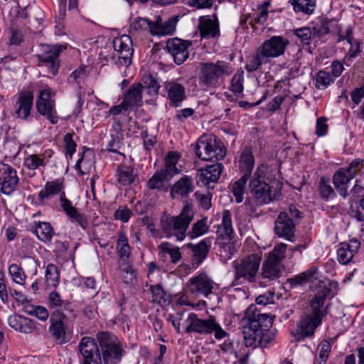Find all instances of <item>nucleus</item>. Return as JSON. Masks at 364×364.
I'll return each instance as SVG.
<instances>
[{
	"label": "nucleus",
	"instance_id": "5",
	"mask_svg": "<svg viewBox=\"0 0 364 364\" xmlns=\"http://www.w3.org/2000/svg\"><path fill=\"white\" fill-rule=\"evenodd\" d=\"M262 255L259 253H252L237 259L232 262L234 269V279L232 283L235 285L243 282L253 283L256 282Z\"/></svg>",
	"mask_w": 364,
	"mask_h": 364
},
{
	"label": "nucleus",
	"instance_id": "43",
	"mask_svg": "<svg viewBox=\"0 0 364 364\" xmlns=\"http://www.w3.org/2000/svg\"><path fill=\"white\" fill-rule=\"evenodd\" d=\"M210 225L208 224V218L204 217L192 225L188 235L191 239H195L208 233Z\"/></svg>",
	"mask_w": 364,
	"mask_h": 364
},
{
	"label": "nucleus",
	"instance_id": "57",
	"mask_svg": "<svg viewBox=\"0 0 364 364\" xmlns=\"http://www.w3.org/2000/svg\"><path fill=\"white\" fill-rule=\"evenodd\" d=\"M9 272L12 279L17 284H23L26 280V276L18 264H12L9 267Z\"/></svg>",
	"mask_w": 364,
	"mask_h": 364
},
{
	"label": "nucleus",
	"instance_id": "29",
	"mask_svg": "<svg viewBox=\"0 0 364 364\" xmlns=\"http://www.w3.org/2000/svg\"><path fill=\"white\" fill-rule=\"evenodd\" d=\"M178 22L177 16H172L166 21L162 22L160 16L157 17L156 21L153 23L151 28L152 36H167L172 35L176 31V26Z\"/></svg>",
	"mask_w": 364,
	"mask_h": 364
},
{
	"label": "nucleus",
	"instance_id": "23",
	"mask_svg": "<svg viewBox=\"0 0 364 364\" xmlns=\"http://www.w3.org/2000/svg\"><path fill=\"white\" fill-rule=\"evenodd\" d=\"M223 171V166L220 163L209 165L205 168H201L197 173L198 183L208 186L210 183L217 182Z\"/></svg>",
	"mask_w": 364,
	"mask_h": 364
},
{
	"label": "nucleus",
	"instance_id": "40",
	"mask_svg": "<svg viewBox=\"0 0 364 364\" xmlns=\"http://www.w3.org/2000/svg\"><path fill=\"white\" fill-rule=\"evenodd\" d=\"M121 277L124 284L134 285L136 282V274L129 261L119 262Z\"/></svg>",
	"mask_w": 364,
	"mask_h": 364
},
{
	"label": "nucleus",
	"instance_id": "8",
	"mask_svg": "<svg viewBox=\"0 0 364 364\" xmlns=\"http://www.w3.org/2000/svg\"><path fill=\"white\" fill-rule=\"evenodd\" d=\"M186 332L188 333H196L200 335H209L214 333L216 339H223L228 336L217 323L215 317L210 316L207 319H201L194 313H191L186 320Z\"/></svg>",
	"mask_w": 364,
	"mask_h": 364
},
{
	"label": "nucleus",
	"instance_id": "11",
	"mask_svg": "<svg viewBox=\"0 0 364 364\" xmlns=\"http://www.w3.org/2000/svg\"><path fill=\"white\" fill-rule=\"evenodd\" d=\"M40 48L41 52L35 55L38 60V65L47 66L49 73L53 75H56L60 67L59 55L66 46L61 44H42Z\"/></svg>",
	"mask_w": 364,
	"mask_h": 364
},
{
	"label": "nucleus",
	"instance_id": "13",
	"mask_svg": "<svg viewBox=\"0 0 364 364\" xmlns=\"http://www.w3.org/2000/svg\"><path fill=\"white\" fill-rule=\"evenodd\" d=\"M70 317L65 312L53 311L50 314L49 331L53 340L60 345L68 343L70 336L66 333L65 321Z\"/></svg>",
	"mask_w": 364,
	"mask_h": 364
},
{
	"label": "nucleus",
	"instance_id": "62",
	"mask_svg": "<svg viewBox=\"0 0 364 364\" xmlns=\"http://www.w3.org/2000/svg\"><path fill=\"white\" fill-rule=\"evenodd\" d=\"M65 142V154L68 158L71 159L76 150V143L73 140V134L67 133L63 139Z\"/></svg>",
	"mask_w": 364,
	"mask_h": 364
},
{
	"label": "nucleus",
	"instance_id": "21",
	"mask_svg": "<svg viewBox=\"0 0 364 364\" xmlns=\"http://www.w3.org/2000/svg\"><path fill=\"white\" fill-rule=\"evenodd\" d=\"M191 43L179 38L169 39L166 43V49L173 56L176 64L183 63L188 57V48Z\"/></svg>",
	"mask_w": 364,
	"mask_h": 364
},
{
	"label": "nucleus",
	"instance_id": "61",
	"mask_svg": "<svg viewBox=\"0 0 364 364\" xmlns=\"http://www.w3.org/2000/svg\"><path fill=\"white\" fill-rule=\"evenodd\" d=\"M69 245L66 241L55 240L52 244L53 252L58 258H63L67 254Z\"/></svg>",
	"mask_w": 364,
	"mask_h": 364
},
{
	"label": "nucleus",
	"instance_id": "47",
	"mask_svg": "<svg viewBox=\"0 0 364 364\" xmlns=\"http://www.w3.org/2000/svg\"><path fill=\"white\" fill-rule=\"evenodd\" d=\"M287 245L284 243H279L274 246L273 250L268 254L267 259L281 264L286 257Z\"/></svg>",
	"mask_w": 364,
	"mask_h": 364
},
{
	"label": "nucleus",
	"instance_id": "52",
	"mask_svg": "<svg viewBox=\"0 0 364 364\" xmlns=\"http://www.w3.org/2000/svg\"><path fill=\"white\" fill-rule=\"evenodd\" d=\"M339 41L346 40L347 43L350 46L348 53L346 54L345 59L351 60L355 58L360 53V45L358 42L355 41L353 43V37L351 35V31H348L346 36H339Z\"/></svg>",
	"mask_w": 364,
	"mask_h": 364
},
{
	"label": "nucleus",
	"instance_id": "1",
	"mask_svg": "<svg viewBox=\"0 0 364 364\" xmlns=\"http://www.w3.org/2000/svg\"><path fill=\"white\" fill-rule=\"evenodd\" d=\"M282 183L266 164L257 166L250 178L248 193L259 204H268L281 195Z\"/></svg>",
	"mask_w": 364,
	"mask_h": 364
},
{
	"label": "nucleus",
	"instance_id": "56",
	"mask_svg": "<svg viewBox=\"0 0 364 364\" xmlns=\"http://www.w3.org/2000/svg\"><path fill=\"white\" fill-rule=\"evenodd\" d=\"M89 149H84L81 157L77 160L75 164V169L78 170L82 175L86 174L91 168L92 162L85 159L87 154H90Z\"/></svg>",
	"mask_w": 364,
	"mask_h": 364
},
{
	"label": "nucleus",
	"instance_id": "24",
	"mask_svg": "<svg viewBox=\"0 0 364 364\" xmlns=\"http://www.w3.org/2000/svg\"><path fill=\"white\" fill-rule=\"evenodd\" d=\"M199 21V31L202 38H214L219 37V25L215 16L213 18L209 16L200 17Z\"/></svg>",
	"mask_w": 364,
	"mask_h": 364
},
{
	"label": "nucleus",
	"instance_id": "64",
	"mask_svg": "<svg viewBox=\"0 0 364 364\" xmlns=\"http://www.w3.org/2000/svg\"><path fill=\"white\" fill-rule=\"evenodd\" d=\"M159 88L160 86L157 81L151 76L144 81V89L150 95H156L159 92Z\"/></svg>",
	"mask_w": 364,
	"mask_h": 364
},
{
	"label": "nucleus",
	"instance_id": "10",
	"mask_svg": "<svg viewBox=\"0 0 364 364\" xmlns=\"http://www.w3.org/2000/svg\"><path fill=\"white\" fill-rule=\"evenodd\" d=\"M55 96V92L48 85H44L39 90L36 102L38 112L53 124L58 122Z\"/></svg>",
	"mask_w": 364,
	"mask_h": 364
},
{
	"label": "nucleus",
	"instance_id": "6",
	"mask_svg": "<svg viewBox=\"0 0 364 364\" xmlns=\"http://www.w3.org/2000/svg\"><path fill=\"white\" fill-rule=\"evenodd\" d=\"M230 63L218 60L215 63H202L200 65L199 83L207 87L215 88L219 86V80L230 75Z\"/></svg>",
	"mask_w": 364,
	"mask_h": 364
},
{
	"label": "nucleus",
	"instance_id": "46",
	"mask_svg": "<svg viewBox=\"0 0 364 364\" xmlns=\"http://www.w3.org/2000/svg\"><path fill=\"white\" fill-rule=\"evenodd\" d=\"M234 232L228 230L226 228L218 225L216 230L215 244L221 248H225L230 243L233 238Z\"/></svg>",
	"mask_w": 364,
	"mask_h": 364
},
{
	"label": "nucleus",
	"instance_id": "37",
	"mask_svg": "<svg viewBox=\"0 0 364 364\" xmlns=\"http://www.w3.org/2000/svg\"><path fill=\"white\" fill-rule=\"evenodd\" d=\"M46 154H48V158H50L52 151L48 150L44 154L28 155L24 160V166L31 170H36L41 166H45L48 162Z\"/></svg>",
	"mask_w": 364,
	"mask_h": 364
},
{
	"label": "nucleus",
	"instance_id": "35",
	"mask_svg": "<svg viewBox=\"0 0 364 364\" xmlns=\"http://www.w3.org/2000/svg\"><path fill=\"white\" fill-rule=\"evenodd\" d=\"M143 88L144 86L140 83L132 85L124 97V105H127L129 108L139 105L142 100Z\"/></svg>",
	"mask_w": 364,
	"mask_h": 364
},
{
	"label": "nucleus",
	"instance_id": "39",
	"mask_svg": "<svg viewBox=\"0 0 364 364\" xmlns=\"http://www.w3.org/2000/svg\"><path fill=\"white\" fill-rule=\"evenodd\" d=\"M180 159V154L176 151H170L165 158V168H161L166 175L171 178L174 175L181 172L176 165Z\"/></svg>",
	"mask_w": 364,
	"mask_h": 364
},
{
	"label": "nucleus",
	"instance_id": "25",
	"mask_svg": "<svg viewBox=\"0 0 364 364\" xmlns=\"http://www.w3.org/2000/svg\"><path fill=\"white\" fill-rule=\"evenodd\" d=\"M48 305L50 309H53L54 311L70 314V316L73 319L76 318L75 311L72 307V304L68 301L63 300L60 294L56 291H53L49 294Z\"/></svg>",
	"mask_w": 364,
	"mask_h": 364
},
{
	"label": "nucleus",
	"instance_id": "34",
	"mask_svg": "<svg viewBox=\"0 0 364 364\" xmlns=\"http://www.w3.org/2000/svg\"><path fill=\"white\" fill-rule=\"evenodd\" d=\"M282 269V264L266 258L262 263L260 275L263 279H267L270 281L274 280L280 277Z\"/></svg>",
	"mask_w": 364,
	"mask_h": 364
},
{
	"label": "nucleus",
	"instance_id": "36",
	"mask_svg": "<svg viewBox=\"0 0 364 364\" xmlns=\"http://www.w3.org/2000/svg\"><path fill=\"white\" fill-rule=\"evenodd\" d=\"M211 240L210 237H206L197 245H191V247L193 252V261L197 265L200 264L207 257L211 246Z\"/></svg>",
	"mask_w": 364,
	"mask_h": 364
},
{
	"label": "nucleus",
	"instance_id": "7",
	"mask_svg": "<svg viewBox=\"0 0 364 364\" xmlns=\"http://www.w3.org/2000/svg\"><path fill=\"white\" fill-rule=\"evenodd\" d=\"M195 151L203 161L223 159L227 153L224 144L215 135L202 136L197 141Z\"/></svg>",
	"mask_w": 364,
	"mask_h": 364
},
{
	"label": "nucleus",
	"instance_id": "4",
	"mask_svg": "<svg viewBox=\"0 0 364 364\" xmlns=\"http://www.w3.org/2000/svg\"><path fill=\"white\" fill-rule=\"evenodd\" d=\"M63 189V183L59 180L47 182L44 188L39 192L38 198L41 201H43L54 195L60 193V201L63 210L72 222L77 223L83 229H85L87 226L85 217L78 212L70 200L65 198V193L62 192Z\"/></svg>",
	"mask_w": 364,
	"mask_h": 364
},
{
	"label": "nucleus",
	"instance_id": "63",
	"mask_svg": "<svg viewBox=\"0 0 364 364\" xmlns=\"http://www.w3.org/2000/svg\"><path fill=\"white\" fill-rule=\"evenodd\" d=\"M8 43L9 46H19L23 41V36L21 30L16 28H11L9 31Z\"/></svg>",
	"mask_w": 364,
	"mask_h": 364
},
{
	"label": "nucleus",
	"instance_id": "45",
	"mask_svg": "<svg viewBox=\"0 0 364 364\" xmlns=\"http://www.w3.org/2000/svg\"><path fill=\"white\" fill-rule=\"evenodd\" d=\"M160 253L168 254L171 257V261L176 264L181 259V252L180 248L175 247L169 242H162L159 245Z\"/></svg>",
	"mask_w": 364,
	"mask_h": 364
},
{
	"label": "nucleus",
	"instance_id": "33",
	"mask_svg": "<svg viewBox=\"0 0 364 364\" xmlns=\"http://www.w3.org/2000/svg\"><path fill=\"white\" fill-rule=\"evenodd\" d=\"M118 238L116 245V250L117 255L119 257V261H129L131 255V247L129 243V240L126 235L125 232L121 230L118 232Z\"/></svg>",
	"mask_w": 364,
	"mask_h": 364
},
{
	"label": "nucleus",
	"instance_id": "12",
	"mask_svg": "<svg viewBox=\"0 0 364 364\" xmlns=\"http://www.w3.org/2000/svg\"><path fill=\"white\" fill-rule=\"evenodd\" d=\"M96 338L102 350L105 362L114 364L122 357V349L116 336L108 332H98Z\"/></svg>",
	"mask_w": 364,
	"mask_h": 364
},
{
	"label": "nucleus",
	"instance_id": "3",
	"mask_svg": "<svg viewBox=\"0 0 364 364\" xmlns=\"http://www.w3.org/2000/svg\"><path fill=\"white\" fill-rule=\"evenodd\" d=\"M194 212L193 205L186 203L177 216H165L161 220L162 232L166 237H176L177 240H183L187 229L193 220Z\"/></svg>",
	"mask_w": 364,
	"mask_h": 364
},
{
	"label": "nucleus",
	"instance_id": "53",
	"mask_svg": "<svg viewBox=\"0 0 364 364\" xmlns=\"http://www.w3.org/2000/svg\"><path fill=\"white\" fill-rule=\"evenodd\" d=\"M153 21L147 18L138 17L135 18L130 25L132 30L136 32H144L149 31L151 34Z\"/></svg>",
	"mask_w": 364,
	"mask_h": 364
},
{
	"label": "nucleus",
	"instance_id": "2",
	"mask_svg": "<svg viewBox=\"0 0 364 364\" xmlns=\"http://www.w3.org/2000/svg\"><path fill=\"white\" fill-rule=\"evenodd\" d=\"M289 41L281 36H274L265 40L257 48L245 65L247 72H253L269 59L282 55L288 46Z\"/></svg>",
	"mask_w": 364,
	"mask_h": 364
},
{
	"label": "nucleus",
	"instance_id": "28",
	"mask_svg": "<svg viewBox=\"0 0 364 364\" xmlns=\"http://www.w3.org/2000/svg\"><path fill=\"white\" fill-rule=\"evenodd\" d=\"M330 293V289L328 287L321 288L314 298L311 299L310 303L311 314L316 316H319L323 319L326 315V308L324 307L325 301L326 296Z\"/></svg>",
	"mask_w": 364,
	"mask_h": 364
},
{
	"label": "nucleus",
	"instance_id": "14",
	"mask_svg": "<svg viewBox=\"0 0 364 364\" xmlns=\"http://www.w3.org/2000/svg\"><path fill=\"white\" fill-rule=\"evenodd\" d=\"M113 48L118 55L117 63L120 65H129L134 52L131 37L128 35L115 37L113 40Z\"/></svg>",
	"mask_w": 364,
	"mask_h": 364
},
{
	"label": "nucleus",
	"instance_id": "18",
	"mask_svg": "<svg viewBox=\"0 0 364 364\" xmlns=\"http://www.w3.org/2000/svg\"><path fill=\"white\" fill-rule=\"evenodd\" d=\"M33 104V92L31 88L23 89L18 95L15 105L16 117L28 119Z\"/></svg>",
	"mask_w": 364,
	"mask_h": 364
},
{
	"label": "nucleus",
	"instance_id": "31",
	"mask_svg": "<svg viewBox=\"0 0 364 364\" xmlns=\"http://www.w3.org/2000/svg\"><path fill=\"white\" fill-rule=\"evenodd\" d=\"M255 166V157L252 150L245 147L242 151L238 160V168L243 176H250Z\"/></svg>",
	"mask_w": 364,
	"mask_h": 364
},
{
	"label": "nucleus",
	"instance_id": "58",
	"mask_svg": "<svg viewBox=\"0 0 364 364\" xmlns=\"http://www.w3.org/2000/svg\"><path fill=\"white\" fill-rule=\"evenodd\" d=\"M88 76V72L86 66H80L75 69L69 76L68 81L70 83L80 84Z\"/></svg>",
	"mask_w": 364,
	"mask_h": 364
},
{
	"label": "nucleus",
	"instance_id": "54",
	"mask_svg": "<svg viewBox=\"0 0 364 364\" xmlns=\"http://www.w3.org/2000/svg\"><path fill=\"white\" fill-rule=\"evenodd\" d=\"M319 193L321 196L326 200L333 198L336 196V192L331 186L329 180L324 177L321 178L319 182Z\"/></svg>",
	"mask_w": 364,
	"mask_h": 364
},
{
	"label": "nucleus",
	"instance_id": "9",
	"mask_svg": "<svg viewBox=\"0 0 364 364\" xmlns=\"http://www.w3.org/2000/svg\"><path fill=\"white\" fill-rule=\"evenodd\" d=\"M364 168V161L354 159L347 167H343L336 171L333 176V183L338 193L346 198L348 193L349 182L355 175Z\"/></svg>",
	"mask_w": 364,
	"mask_h": 364
},
{
	"label": "nucleus",
	"instance_id": "55",
	"mask_svg": "<svg viewBox=\"0 0 364 364\" xmlns=\"http://www.w3.org/2000/svg\"><path fill=\"white\" fill-rule=\"evenodd\" d=\"M314 31L316 32V28L311 29L309 27H303L296 28L292 31L293 33L304 44H309L310 40L313 36Z\"/></svg>",
	"mask_w": 364,
	"mask_h": 364
},
{
	"label": "nucleus",
	"instance_id": "32",
	"mask_svg": "<svg viewBox=\"0 0 364 364\" xmlns=\"http://www.w3.org/2000/svg\"><path fill=\"white\" fill-rule=\"evenodd\" d=\"M8 322L12 328L21 333H28L34 329V326L30 319L18 314L10 316Z\"/></svg>",
	"mask_w": 364,
	"mask_h": 364
},
{
	"label": "nucleus",
	"instance_id": "48",
	"mask_svg": "<svg viewBox=\"0 0 364 364\" xmlns=\"http://www.w3.org/2000/svg\"><path fill=\"white\" fill-rule=\"evenodd\" d=\"M250 177L242 176L232 184V192L237 203H241L243 200V194L245 191L247 181Z\"/></svg>",
	"mask_w": 364,
	"mask_h": 364
},
{
	"label": "nucleus",
	"instance_id": "49",
	"mask_svg": "<svg viewBox=\"0 0 364 364\" xmlns=\"http://www.w3.org/2000/svg\"><path fill=\"white\" fill-rule=\"evenodd\" d=\"M46 282L48 288L56 287L59 283V274L57 267L49 264L46 271Z\"/></svg>",
	"mask_w": 364,
	"mask_h": 364
},
{
	"label": "nucleus",
	"instance_id": "59",
	"mask_svg": "<svg viewBox=\"0 0 364 364\" xmlns=\"http://www.w3.org/2000/svg\"><path fill=\"white\" fill-rule=\"evenodd\" d=\"M194 196L201 208L204 210H209L211 208L212 193L210 192L207 191L206 193H201L200 191H196L194 193Z\"/></svg>",
	"mask_w": 364,
	"mask_h": 364
},
{
	"label": "nucleus",
	"instance_id": "41",
	"mask_svg": "<svg viewBox=\"0 0 364 364\" xmlns=\"http://www.w3.org/2000/svg\"><path fill=\"white\" fill-rule=\"evenodd\" d=\"M289 3L296 13L306 15L313 14L316 6V0H289Z\"/></svg>",
	"mask_w": 364,
	"mask_h": 364
},
{
	"label": "nucleus",
	"instance_id": "42",
	"mask_svg": "<svg viewBox=\"0 0 364 364\" xmlns=\"http://www.w3.org/2000/svg\"><path fill=\"white\" fill-rule=\"evenodd\" d=\"M171 178L166 175V173L163 170H159L156 171L154 175L147 181L146 186L149 189L154 190H162L164 186V182L168 181Z\"/></svg>",
	"mask_w": 364,
	"mask_h": 364
},
{
	"label": "nucleus",
	"instance_id": "50",
	"mask_svg": "<svg viewBox=\"0 0 364 364\" xmlns=\"http://www.w3.org/2000/svg\"><path fill=\"white\" fill-rule=\"evenodd\" d=\"M333 80L331 74L323 70L318 71L314 77V85L317 89L326 88Z\"/></svg>",
	"mask_w": 364,
	"mask_h": 364
},
{
	"label": "nucleus",
	"instance_id": "17",
	"mask_svg": "<svg viewBox=\"0 0 364 364\" xmlns=\"http://www.w3.org/2000/svg\"><path fill=\"white\" fill-rule=\"evenodd\" d=\"M83 360L81 364H92L101 362V355L97 344L91 337H83L78 345Z\"/></svg>",
	"mask_w": 364,
	"mask_h": 364
},
{
	"label": "nucleus",
	"instance_id": "19",
	"mask_svg": "<svg viewBox=\"0 0 364 364\" xmlns=\"http://www.w3.org/2000/svg\"><path fill=\"white\" fill-rule=\"evenodd\" d=\"M274 231L279 237L289 241L294 240L295 225L287 213L282 212L279 214L274 222Z\"/></svg>",
	"mask_w": 364,
	"mask_h": 364
},
{
	"label": "nucleus",
	"instance_id": "44",
	"mask_svg": "<svg viewBox=\"0 0 364 364\" xmlns=\"http://www.w3.org/2000/svg\"><path fill=\"white\" fill-rule=\"evenodd\" d=\"M118 182L122 186H127L134 181V168L131 166L121 164L117 168Z\"/></svg>",
	"mask_w": 364,
	"mask_h": 364
},
{
	"label": "nucleus",
	"instance_id": "22",
	"mask_svg": "<svg viewBox=\"0 0 364 364\" xmlns=\"http://www.w3.org/2000/svg\"><path fill=\"white\" fill-rule=\"evenodd\" d=\"M259 317L258 319L250 320L248 323L243 327V337L246 346L257 347L261 345L262 326L259 323Z\"/></svg>",
	"mask_w": 364,
	"mask_h": 364
},
{
	"label": "nucleus",
	"instance_id": "60",
	"mask_svg": "<svg viewBox=\"0 0 364 364\" xmlns=\"http://www.w3.org/2000/svg\"><path fill=\"white\" fill-rule=\"evenodd\" d=\"M244 73L237 72L232 78L230 90L235 94H240L243 91Z\"/></svg>",
	"mask_w": 364,
	"mask_h": 364
},
{
	"label": "nucleus",
	"instance_id": "26",
	"mask_svg": "<svg viewBox=\"0 0 364 364\" xmlns=\"http://www.w3.org/2000/svg\"><path fill=\"white\" fill-rule=\"evenodd\" d=\"M194 189L193 179L188 176H183L172 186L170 195L172 198H183Z\"/></svg>",
	"mask_w": 364,
	"mask_h": 364
},
{
	"label": "nucleus",
	"instance_id": "38",
	"mask_svg": "<svg viewBox=\"0 0 364 364\" xmlns=\"http://www.w3.org/2000/svg\"><path fill=\"white\" fill-rule=\"evenodd\" d=\"M35 234L38 240L43 242L51 240L55 232L48 222L34 221Z\"/></svg>",
	"mask_w": 364,
	"mask_h": 364
},
{
	"label": "nucleus",
	"instance_id": "16",
	"mask_svg": "<svg viewBox=\"0 0 364 364\" xmlns=\"http://www.w3.org/2000/svg\"><path fill=\"white\" fill-rule=\"evenodd\" d=\"M322 318L312 314H305L297 323L296 328L292 333L295 339L300 341L314 335L316 328L321 324Z\"/></svg>",
	"mask_w": 364,
	"mask_h": 364
},
{
	"label": "nucleus",
	"instance_id": "15",
	"mask_svg": "<svg viewBox=\"0 0 364 364\" xmlns=\"http://www.w3.org/2000/svg\"><path fill=\"white\" fill-rule=\"evenodd\" d=\"M215 284L207 274L200 273L187 282L186 289L191 294H201L207 297L213 293Z\"/></svg>",
	"mask_w": 364,
	"mask_h": 364
},
{
	"label": "nucleus",
	"instance_id": "27",
	"mask_svg": "<svg viewBox=\"0 0 364 364\" xmlns=\"http://www.w3.org/2000/svg\"><path fill=\"white\" fill-rule=\"evenodd\" d=\"M360 243L358 240H350L348 242H342L337 251L338 260L341 264L350 262L358 252Z\"/></svg>",
	"mask_w": 364,
	"mask_h": 364
},
{
	"label": "nucleus",
	"instance_id": "20",
	"mask_svg": "<svg viewBox=\"0 0 364 364\" xmlns=\"http://www.w3.org/2000/svg\"><path fill=\"white\" fill-rule=\"evenodd\" d=\"M18 182L16 171L11 166L0 161V188L3 193L10 194Z\"/></svg>",
	"mask_w": 364,
	"mask_h": 364
},
{
	"label": "nucleus",
	"instance_id": "51",
	"mask_svg": "<svg viewBox=\"0 0 364 364\" xmlns=\"http://www.w3.org/2000/svg\"><path fill=\"white\" fill-rule=\"evenodd\" d=\"M314 272L312 270H308L302 272L293 277L289 278L287 282L290 284L291 287L303 285L312 281Z\"/></svg>",
	"mask_w": 364,
	"mask_h": 364
},
{
	"label": "nucleus",
	"instance_id": "30",
	"mask_svg": "<svg viewBox=\"0 0 364 364\" xmlns=\"http://www.w3.org/2000/svg\"><path fill=\"white\" fill-rule=\"evenodd\" d=\"M164 88L168 98L176 107H178L186 97L185 87L181 83L175 81L166 82Z\"/></svg>",
	"mask_w": 364,
	"mask_h": 364
}]
</instances>
